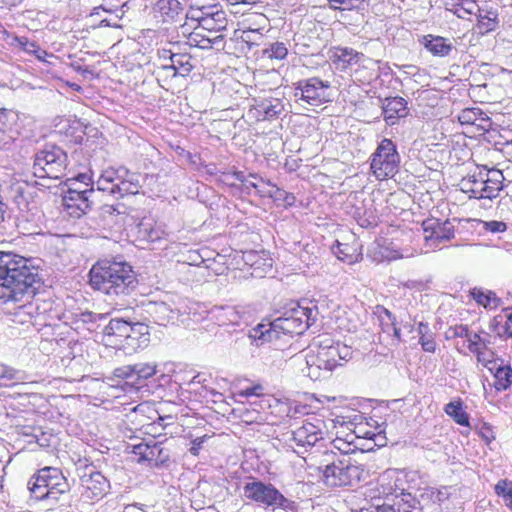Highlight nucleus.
Listing matches in <instances>:
<instances>
[{
  "instance_id": "31",
  "label": "nucleus",
  "mask_w": 512,
  "mask_h": 512,
  "mask_svg": "<svg viewBox=\"0 0 512 512\" xmlns=\"http://www.w3.org/2000/svg\"><path fill=\"white\" fill-rule=\"evenodd\" d=\"M132 322L124 319L114 318L104 328V334L108 336H117L126 339L129 331H132Z\"/></svg>"
},
{
  "instance_id": "53",
  "label": "nucleus",
  "mask_w": 512,
  "mask_h": 512,
  "mask_svg": "<svg viewBox=\"0 0 512 512\" xmlns=\"http://www.w3.org/2000/svg\"><path fill=\"white\" fill-rule=\"evenodd\" d=\"M478 172L473 173L472 175H469V178H471V183L473 184V189L480 190V193L482 192L483 185H484V166L478 167Z\"/></svg>"
},
{
  "instance_id": "25",
  "label": "nucleus",
  "mask_w": 512,
  "mask_h": 512,
  "mask_svg": "<svg viewBox=\"0 0 512 512\" xmlns=\"http://www.w3.org/2000/svg\"><path fill=\"white\" fill-rule=\"evenodd\" d=\"M306 363L308 369L307 376L313 380L325 377L322 374V371L324 373L332 371L328 370V362L325 359V354H323L318 348L314 355H307Z\"/></svg>"
},
{
  "instance_id": "12",
  "label": "nucleus",
  "mask_w": 512,
  "mask_h": 512,
  "mask_svg": "<svg viewBox=\"0 0 512 512\" xmlns=\"http://www.w3.org/2000/svg\"><path fill=\"white\" fill-rule=\"evenodd\" d=\"M110 487V481L93 468L80 476V494L86 500L99 501L109 492Z\"/></svg>"
},
{
  "instance_id": "56",
  "label": "nucleus",
  "mask_w": 512,
  "mask_h": 512,
  "mask_svg": "<svg viewBox=\"0 0 512 512\" xmlns=\"http://www.w3.org/2000/svg\"><path fill=\"white\" fill-rule=\"evenodd\" d=\"M97 190L108 192L112 196H116V189L115 186L117 183H110L109 181H106L102 176H100L96 182Z\"/></svg>"
},
{
  "instance_id": "9",
  "label": "nucleus",
  "mask_w": 512,
  "mask_h": 512,
  "mask_svg": "<svg viewBox=\"0 0 512 512\" xmlns=\"http://www.w3.org/2000/svg\"><path fill=\"white\" fill-rule=\"evenodd\" d=\"M156 373L157 364L155 362H138L115 368L110 379H122L133 388L140 389L145 385L146 380Z\"/></svg>"
},
{
  "instance_id": "50",
  "label": "nucleus",
  "mask_w": 512,
  "mask_h": 512,
  "mask_svg": "<svg viewBox=\"0 0 512 512\" xmlns=\"http://www.w3.org/2000/svg\"><path fill=\"white\" fill-rule=\"evenodd\" d=\"M203 12H201V7L196 4H191L187 13L185 14V18L191 21H196L199 26H201L202 21L205 17L202 16Z\"/></svg>"
},
{
  "instance_id": "28",
  "label": "nucleus",
  "mask_w": 512,
  "mask_h": 512,
  "mask_svg": "<svg viewBox=\"0 0 512 512\" xmlns=\"http://www.w3.org/2000/svg\"><path fill=\"white\" fill-rule=\"evenodd\" d=\"M313 346L318 347V349L325 354V359L328 362V370H333L338 365H341L337 355L336 342L332 339L326 338L324 340L315 341Z\"/></svg>"
},
{
  "instance_id": "43",
  "label": "nucleus",
  "mask_w": 512,
  "mask_h": 512,
  "mask_svg": "<svg viewBox=\"0 0 512 512\" xmlns=\"http://www.w3.org/2000/svg\"><path fill=\"white\" fill-rule=\"evenodd\" d=\"M120 214L118 206L105 204L99 209V217L101 218L103 225H111L114 223V217Z\"/></svg>"
},
{
  "instance_id": "10",
  "label": "nucleus",
  "mask_w": 512,
  "mask_h": 512,
  "mask_svg": "<svg viewBox=\"0 0 512 512\" xmlns=\"http://www.w3.org/2000/svg\"><path fill=\"white\" fill-rule=\"evenodd\" d=\"M330 82L318 77L300 80L296 83L295 94L297 100L304 101L311 106H319L329 100L327 93Z\"/></svg>"
},
{
  "instance_id": "18",
  "label": "nucleus",
  "mask_w": 512,
  "mask_h": 512,
  "mask_svg": "<svg viewBox=\"0 0 512 512\" xmlns=\"http://www.w3.org/2000/svg\"><path fill=\"white\" fill-rule=\"evenodd\" d=\"M494 376V387L497 391L508 389L512 384V368L503 359H490L483 365Z\"/></svg>"
},
{
  "instance_id": "62",
  "label": "nucleus",
  "mask_w": 512,
  "mask_h": 512,
  "mask_svg": "<svg viewBox=\"0 0 512 512\" xmlns=\"http://www.w3.org/2000/svg\"><path fill=\"white\" fill-rule=\"evenodd\" d=\"M4 40L7 42V44L14 48V49H18L20 44H21V41L23 39L24 36H18L14 33H11V32H8V31H4Z\"/></svg>"
},
{
  "instance_id": "5",
  "label": "nucleus",
  "mask_w": 512,
  "mask_h": 512,
  "mask_svg": "<svg viewBox=\"0 0 512 512\" xmlns=\"http://www.w3.org/2000/svg\"><path fill=\"white\" fill-rule=\"evenodd\" d=\"M28 488L36 500L56 502L60 495L70 490V485L60 469L47 466L29 480Z\"/></svg>"
},
{
  "instance_id": "48",
  "label": "nucleus",
  "mask_w": 512,
  "mask_h": 512,
  "mask_svg": "<svg viewBox=\"0 0 512 512\" xmlns=\"http://www.w3.org/2000/svg\"><path fill=\"white\" fill-rule=\"evenodd\" d=\"M18 49L30 55H34V53H41L38 43L25 36L23 37ZM42 54L44 53L42 52Z\"/></svg>"
},
{
  "instance_id": "26",
  "label": "nucleus",
  "mask_w": 512,
  "mask_h": 512,
  "mask_svg": "<svg viewBox=\"0 0 512 512\" xmlns=\"http://www.w3.org/2000/svg\"><path fill=\"white\" fill-rule=\"evenodd\" d=\"M477 16V28L481 34H487L495 31L498 27V13L494 9H484L479 7Z\"/></svg>"
},
{
  "instance_id": "64",
  "label": "nucleus",
  "mask_w": 512,
  "mask_h": 512,
  "mask_svg": "<svg viewBox=\"0 0 512 512\" xmlns=\"http://www.w3.org/2000/svg\"><path fill=\"white\" fill-rule=\"evenodd\" d=\"M496 333L499 337L510 338L512 337V326L506 321L503 324H497Z\"/></svg>"
},
{
  "instance_id": "3",
  "label": "nucleus",
  "mask_w": 512,
  "mask_h": 512,
  "mask_svg": "<svg viewBox=\"0 0 512 512\" xmlns=\"http://www.w3.org/2000/svg\"><path fill=\"white\" fill-rule=\"evenodd\" d=\"M91 287L111 297L130 295L138 280L130 264L116 260H99L89 272Z\"/></svg>"
},
{
  "instance_id": "34",
  "label": "nucleus",
  "mask_w": 512,
  "mask_h": 512,
  "mask_svg": "<svg viewBox=\"0 0 512 512\" xmlns=\"http://www.w3.org/2000/svg\"><path fill=\"white\" fill-rule=\"evenodd\" d=\"M226 26V13L222 9H219L218 13H215L211 17H205L200 27L210 32H218L226 29Z\"/></svg>"
},
{
  "instance_id": "29",
  "label": "nucleus",
  "mask_w": 512,
  "mask_h": 512,
  "mask_svg": "<svg viewBox=\"0 0 512 512\" xmlns=\"http://www.w3.org/2000/svg\"><path fill=\"white\" fill-rule=\"evenodd\" d=\"M354 218L358 225L365 229H373L379 223V216L372 205L370 207L358 208L355 211Z\"/></svg>"
},
{
  "instance_id": "24",
  "label": "nucleus",
  "mask_w": 512,
  "mask_h": 512,
  "mask_svg": "<svg viewBox=\"0 0 512 512\" xmlns=\"http://www.w3.org/2000/svg\"><path fill=\"white\" fill-rule=\"evenodd\" d=\"M458 120L462 125H476L482 129H486L491 124L490 118L477 107L461 110Z\"/></svg>"
},
{
  "instance_id": "39",
  "label": "nucleus",
  "mask_w": 512,
  "mask_h": 512,
  "mask_svg": "<svg viewBox=\"0 0 512 512\" xmlns=\"http://www.w3.org/2000/svg\"><path fill=\"white\" fill-rule=\"evenodd\" d=\"M141 188L140 180H126V181H118L115 186L116 196L115 197H123L125 195H135L139 192Z\"/></svg>"
},
{
  "instance_id": "42",
  "label": "nucleus",
  "mask_w": 512,
  "mask_h": 512,
  "mask_svg": "<svg viewBox=\"0 0 512 512\" xmlns=\"http://www.w3.org/2000/svg\"><path fill=\"white\" fill-rule=\"evenodd\" d=\"M23 379V372L10 366L0 363V382L7 385L9 381H20Z\"/></svg>"
},
{
  "instance_id": "13",
  "label": "nucleus",
  "mask_w": 512,
  "mask_h": 512,
  "mask_svg": "<svg viewBox=\"0 0 512 512\" xmlns=\"http://www.w3.org/2000/svg\"><path fill=\"white\" fill-rule=\"evenodd\" d=\"M425 245L431 249L438 248L442 243L450 241L455 236L453 224L446 220L427 219L422 223Z\"/></svg>"
},
{
  "instance_id": "6",
  "label": "nucleus",
  "mask_w": 512,
  "mask_h": 512,
  "mask_svg": "<svg viewBox=\"0 0 512 512\" xmlns=\"http://www.w3.org/2000/svg\"><path fill=\"white\" fill-rule=\"evenodd\" d=\"M68 155L55 144H46L35 153L33 175L37 178L61 179L66 175Z\"/></svg>"
},
{
  "instance_id": "37",
  "label": "nucleus",
  "mask_w": 512,
  "mask_h": 512,
  "mask_svg": "<svg viewBox=\"0 0 512 512\" xmlns=\"http://www.w3.org/2000/svg\"><path fill=\"white\" fill-rule=\"evenodd\" d=\"M173 307L175 310L174 314L177 319L179 316L189 317L191 315H195L199 305L189 299H179L177 303H173Z\"/></svg>"
},
{
  "instance_id": "4",
  "label": "nucleus",
  "mask_w": 512,
  "mask_h": 512,
  "mask_svg": "<svg viewBox=\"0 0 512 512\" xmlns=\"http://www.w3.org/2000/svg\"><path fill=\"white\" fill-rule=\"evenodd\" d=\"M317 469L324 485L330 488L353 487L361 481L364 472L362 466L347 455Z\"/></svg>"
},
{
  "instance_id": "58",
  "label": "nucleus",
  "mask_w": 512,
  "mask_h": 512,
  "mask_svg": "<svg viewBox=\"0 0 512 512\" xmlns=\"http://www.w3.org/2000/svg\"><path fill=\"white\" fill-rule=\"evenodd\" d=\"M336 349L338 352L337 355H338L339 362L340 361H348L349 359H351L352 354H353L351 347H349L345 344H342L340 342H336Z\"/></svg>"
},
{
  "instance_id": "15",
  "label": "nucleus",
  "mask_w": 512,
  "mask_h": 512,
  "mask_svg": "<svg viewBox=\"0 0 512 512\" xmlns=\"http://www.w3.org/2000/svg\"><path fill=\"white\" fill-rule=\"evenodd\" d=\"M151 13L157 24L173 25L182 20L184 5L180 0H156L152 4Z\"/></svg>"
},
{
  "instance_id": "32",
  "label": "nucleus",
  "mask_w": 512,
  "mask_h": 512,
  "mask_svg": "<svg viewBox=\"0 0 512 512\" xmlns=\"http://www.w3.org/2000/svg\"><path fill=\"white\" fill-rule=\"evenodd\" d=\"M444 411L449 415L457 424L461 426H469V415L463 409V403L460 399L451 401L445 405Z\"/></svg>"
},
{
  "instance_id": "59",
  "label": "nucleus",
  "mask_w": 512,
  "mask_h": 512,
  "mask_svg": "<svg viewBox=\"0 0 512 512\" xmlns=\"http://www.w3.org/2000/svg\"><path fill=\"white\" fill-rule=\"evenodd\" d=\"M484 228L491 233H500L507 229V225L505 222L493 220L484 222Z\"/></svg>"
},
{
  "instance_id": "45",
  "label": "nucleus",
  "mask_w": 512,
  "mask_h": 512,
  "mask_svg": "<svg viewBox=\"0 0 512 512\" xmlns=\"http://www.w3.org/2000/svg\"><path fill=\"white\" fill-rule=\"evenodd\" d=\"M246 262H251L250 265L254 269V272H252V275L261 277L260 274H255L257 269L260 268V266L263 264L268 269L272 268V259H261L259 256H257L253 252H249L246 256Z\"/></svg>"
},
{
  "instance_id": "14",
  "label": "nucleus",
  "mask_w": 512,
  "mask_h": 512,
  "mask_svg": "<svg viewBox=\"0 0 512 512\" xmlns=\"http://www.w3.org/2000/svg\"><path fill=\"white\" fill-rule=\"evenodd\" d=\"M324 421L314 418V422L306 420L303 425L292 432V441L297 448L308 451L320 440L324 439Z\"/></svg>"
},
{
  "instance_id": "21",
  "label": "nucleus",
  "mask_w": 512,
  "mask_h": 512,
  "mask_svg": "<svg viewBox=\"0 0 512 512\" xmlns=\"http://www.w3.org/2000/svg\"><path fill=\"white\" fill-rule=\"evenodd\" d=\"M484 185L482 189L483 197L481 199H493L498 197L503 189V173L495 168L488 169L484 166Z\"/></svg>"
},
{
  "instance_id": "7",
  "label": "nucleus",
  "mask_w": 512,
  "mask_h": 512,
  "mask_svg": "<svg viewBox=\"0 0 512 512\" xmlns=\"http://www.w3.org/2000/svg\"><path fill=\"white\" fill-rule=\"evenodd\" d=\"M243 496L265 507L287 509L291 508L294 504L293 501L287 499L274 485L255 478L244 484Z\"/></svg>"
},
{
  "instance_id": "41",
  "label": "nucleus",
  "mask_w": 512,
  "mask_h": 512,
  "mask_svg": "<svg viewBox=\"0 0 512 512\" xmlns=\"http://www.w3.org/2000/svg\"><path fill=\"white\" fill-rule=\"evenodd\" d=\"M495 493L502 497L505 505L512 510V483L507 480H500L495 485Z\"/></svg>"
},
{
  "instance_id": "17",
  "label": "nucleus",
  "mask_w": 512,
  "mask_h": 512,
  "mask_svg": "<svg viewBox=\"0 0 512 512\" xmlns=\"http://www.w3.org/2000/svg\"><path fill=\"white\" fill-rule=\"evenodd\" d=\"M95 190L93 187L85 190L69 188L63 197V201L68 208H76L83 214L92 210Z\"/></svg>"
},
{
  "instance_id": "47",
  "label": "nucleus",
  "mask_w": 512,
  "mask_h": 512,
  "mask_svg": "<svg viewBox=\"0 0 512 512\" xmlns=\"http://www.w3.org/2000/svg\"><path fill=\"white\" fill-rule=\"evenodd\" d=\"M459 185L461 191L468 194L470 198L481 199V197H483V193H480V190L473 189V184L469 176L464 177Z\"/></svg>"
},
{
  "instance_id": "20",
  "label": "nucleus",
  "mask_w": 512,
  "mask_h": 512,
  "mask_svg": "<svg viewBox=\"0 0 512 512\" xmlns=\"http://www.w3.org/2000/svg\"><path fill=\"white\" fill-rule=\"evenodd\" d=\"M419 43L434 57H447L455 50L452 40L438 35H423Z\"/></svg>"
},
{
  "instance_id": "33",
  "label": "nucleus",
  "mask_w": 512,
  "mask_h": 512,
  "mask_svg": "<svg viewBox=\"0 0 512 512\" xmlns=\"http://www.w3.org/2000/svg\"><path fill=\"white\" fill-rule=\"evenodd\" d=\"M473 299L485 308H497L501 304V299L492 291H483L481 289L474 288L471 291Z\"/></svg>"
},
{
  "instance_id": "35",
  "label": "nucleus",
  "mask_w": 512,
  "mask_h": 512,
  "mask_svg": "<svg viewBox=\"0 0 512 512\" xmlns=\"http://www.w3.org/2000/svg\"><path fill=\"white\" fill-rule=\"evenodd\" d=\"M174 312V307L166 302L155 303L153 306V313L160 325H166L170 321H174L176 319Z\"/></svg>"
},
{
  "instance_id": "1",
  "label": "nucleus",
  "mask_w": 512,
  "mask_h": 512,
  "mask_svg": "<svg viewBox=\"0 0 512 512\" xmlns=\"http://www.w3.org/2000/svg\"><path fill=\"white\" fill-rule=\"evenodd\" d=\"M39 258H26L14 252L0 251V306L33 297L40 285Z\"/></svg>"
},
{
  "instance_id": "61",
  "label": "nucleus",
  "mask_w": 512,
  "mask_h": 512,
  "mask_svg": "<svg viewBox=\"0 0 512 512\" xmlns=\"http://www.w3.org/2000/svg\"><path fill=\"white\" fill-rule=\"evenodd\" d=\"M206 259L199 251H190L187 255V263L193 266L204 264Z\"/></svg>"
},
{
  "instance_id": "36",
  "label": "nucleus",
  "mask_w": 512,
  "mask_h": 512,
  "mask_svg": "<svg viewBox=\"0 0 512 512\" xmlns=\"http://www.w3.org/2000/svg\"><path fill=\"white\" fill-rule=\"evenodd\" d=\"M261 182L266 184L269 187L274 188V202H277L278 205H283L284 207H291L295 205L296 197L293 193L287 192L284 189L278 188L275 184H273L270 180H264L260 178Z\"/></svg>"
},
{
  "instance_id": "40",
  "label": "nucleus",
  "mask_w": 512,
  "mask_h": 512,
  "mask_svg": "<svg viewBox=\"0 0 512 512\" xmlns=\"http://www.w3.org/2000/svg\"><path fill=\"white\" fill-rule=\"evenodd\" d=\"M377 308L379 310H381L387 316V318L389 320V322L384 323L383 320L381 319L382 331L385 333H388V334H390V332H393V336L396 338V340L400 341L401 340V330H400V328L396 327V325H395V321H396L395 316L388 309L384 308L383 306H377Z\"/></svg>"
},
{
  "instance_id": "55",
  "label": "nucleus",
  "mask_w": 512,
  "mask_h": 512,
  "mask_svg": "<svg viewBox=\"0 0 512 512\" xmlns=\"http://www.w3.org/2000/svg\"><path fill=\"white\" fill-rule=\"evenodd\" d=\"M419 343L425 352L433 353L436 350V342L432 333L425 336H420Z\"/></svg>"
},
{
  "instance_id": "19",
  "label": "nucleus",
  "mask_w": 512,
  "mask_h": 512,
  "mask_svg": "<svg viewBox=\"0 0 512 512\" xmlns=\"http://www.w3.org/2000/svg\"><path fill=\"white\" fill-rule=\"evenodd\" d=\"M171 57V63H162L157 67L158 76L163 72H172L171 76L186 77L193 69L192 57L186 53H175Z\"/></svg>"
},
{
  "instance_id": "30",
  "label": "nucleus",
  "mask_w": 512,
  "mask_h": 512,
  "mask_svg": "<svg viewBox=\"0 0 512 512\" xmlns=\"http://www.w3.org/2000/svg\"><path fill=\"white\" fill-rule=\"evenodd\" d=\"M132 331H129V336L126 337V344L135 348L139 347L142 344H146L149 341V332H148V326L136 322L132 323Z\"/></svg>"
},
{
  "instance_id": "44",
  "label": "nucleus",
  "mask_w": 512,
  "mask_h": 512,
  "mask_svg": "<svg viewBox=\"0 0 512 512\" xmlns=\"http://www.w3.org/2000/svg\"><path fill=\"white\" fill-rule=\"evenodd\" d=\"M350 247L347 244H342L337 242L336 248H333L334 254L342 261H345L349 264L358 261L360 255L352 254L349 252Z\"/></svg>"
},
{
  "instance_id": "49",
  "label": "nucleus",
  "mask_w": 512,
  "mask_h": 512,
  "mask_svg": "<svg viewBox=\"0 0 512 512\" xmlns=\"http://www.w3.org/2000/svg\"><path fill=\"white\" fill-rule=\"evenodd\" d=\"M445 5L447 6L448 10L453 11L457 17L462 18V19H468V17L470 15H472V14L476 15L477 11H479V8L469 9V11H467L466 9H468V8L466 6L456 5V2L454 4H452L451 8H448V3H445Z\"/></svg>"
},
{
  "instance_id": "16",
  "label": "nucleus",
  "mask_w": 512,
  "mask_h": 512,
  "mask_svg": "<svg viewBox=\"0 0 512 512\" xmlns=\"http://www.w3.org/2000/svg\"><path fill=\"white\" fill-rule=\"evenodd\" d=\"M382 114L387 125L393 126L400 118L408 115L407 101L400 96L386 97L382 100Z\"/></svg>"
},
{
  "instance_id": "27",
  "label": "nucleus",
  "mask_w": 512,
  "mask_h": 512,
  "mask_svg": "<svg viewBox=\"0 0 512 512\" xmlns=\"http://www.w3.org/2000/svg\"><path fill=\"white\" fill-rule=\"evenodd\" d=\"M15 114L7 109H0V149L13 140L11 135Z\"/></svg>"
},
{
  "instance_id": "46",
  "label": "nucleus",
  "mask_w": 512,
  "mask_h": 512,
  "mask_svg": "<svg viewBox=\"0 0 512 512\" xmlns=\"http://www.w3.org/2000/svg\"><path fill=\"white\" fill-rule=\"evenodd\" d=\"M470 331L467 325L459 324L451 326L445 332L446 339H453L457 337L465 338L469 337Z\"/></svg>"
},
{
  "instance_id": "22",
  "label": "nucleus",
  "mask_w": 512,
  "mask_h": 512,
  "mask_svg": "<svg viewBox=\"0 0 512 512\" xmlns=\"http://www.w3.org/2000/svg\"><path fill=\"white\" fill-rule=\"evenodd\" d=\"M257 119L271 121L277 119L284 111V103L279 98L263 99L255 106Z\"/></svg>"
},
{
  "instance_id": "51",
  "label": "nucleus",
  "mask_w": 512,
  "mask_h": 512,
  "mask_svg": "<svg viewBox=\"0 0 512 512\" xmlns=\"http://www.w3.org/2000/svg\"><path fill=\"white\" fill-rule=\"evenodd\" d=\"M261 38V34L258 29H245L242 31L241 40L248 45H253L256 43L257 39Z\"/></svg>"
},
{
  "instance_id": "63",
  "label": "nucleus",
  "mask_w": 512,
  "mask_h": 512,
  "mask_svg": "<svg viewBox=\"0 0 512 512\" xmlns=\"http://www.w3.org/2000/svg\"><path fill=\"white\" fill-rule=\"evenodd\" d=\"M333 10H352V0H328Z\"/></svg>"
},
{
  "instance_id": "60",
  "label": "nucleus",
  "mask_w": 512,
  "mask_h": 512,
  "mask_svg": "<svg viewBox=\"0 0 512 512\" xmlns=\"http://www.w3.org/2000/svg\"><path fill=\"white\" fill-rule=\"evenodd\" d=\"M139 179V175L135 172L130 171L125 166L118 167V181L136 180Z\"/></svg>"
},
{
  "instance_id": "54",
  "label": "nucleus",
  "mask_w": 512,
  "mask_h": 512,
  "mask_svg": "<svg viewBox=\"0 0 512 512\" xmlns=\"http://www.w3.org/2000/svg\"><path fill=\"white\" fill-rule=\"evenodd\" d=\"M80 317H81L80 319L83 323L90 324L89 330L95 329L96 328L95 323L98 320H102L105 318V316L103 314H96L93 312H84L81 314Z\"/></svg>"
},
{
  "instance_id": "38",
  "label": "nucleus",
  "mask_w": 512,
  "mask_h": 512,
  "mask_svg": "<svg viewBox=\"0 0 512 512\" xmlns=\"http://www.w3.org/2000/svg\"><path fill=\"white\" fill-rule=\"evenodd\" d=\"M287 54L288 48L286 44L278 41L269 44L268 47L263 50V56L270 59L283 60L287 57Z\"/></svg>"
},
{
  "instance_id": "23",
  "label": "nucleus",
  "mask_w": 512,
  "mask_h": 512,
  "mask_svg": "<svg viewBox=\"0 0 512 512\" xmlns=\"http://www.w3.org/2000/svg\"><path fill=\"white\" fill-rule=\"evenodd\" d=\"M330 56L333 63L340 65L342 69H346L353 64H358L364 57L363 53L357 52L349 47H334L331 49Z\"/></svg>"
},
{
  "instance_id": "11",
  "label": "nucleus",
  "mask_w": 512,
  "mask_h": 512,
  "mask_svg": "<svg viewBox=\"0 0 512 512\" xmlns=\"http://www.w3.org/2000/svg\"><path fill=\"white\" fill-rule=\"evenodd\" d=\"M131 448V452L138 456V463H147L150 467L167 466L170 460V451L155 438L132 445Z\"/></svg>"
},
{
  "instance_id": "2",
  "label": "nucleus",
  "mask_w": 512,
  "mask_h": 512,
  "mask_svg": "<svg viewBox=\"0 0 512 512\" xmlns=\"http://www.w3.org/2000/svg\"><path fill=\"white\" fill-rule=\"evenodd\" d=\"M318 308L311 301L291 303L282 316L271 322H261L249 330L248 336L256 346L265 343L278 345V342H287L294 335L303 334L312 326L318 316Z\"/></svg>"
},
{
  "instance_id": "52",
  "label": "nucleus",
  "mask_w": 512,
  "mask_h": 512,
  "mask_svg": "<svg viewBox=\"0 0 512 512\" xmlns=\"http://www.w3.org/2000/svg\"><path fill=\"white\" fill-rule=\"evenodd\" d=\"M468 349L470 352L475 353L477 355V360L484 365L488 358L485 357L486 353L482 351V344L479 341H470L468 344Z\"/></svg>"
},
{
  "instance_id": "8",
  "label": "nucleus",
  "mask_w": 512,
  "mask_h": 512,
  "mask_svg": "<svg viewBox=\"0 0 512 512\" xmlns=\"http://www.w3.org/2000/svg\"><path fill=\"white\" fill-rule=\"evenodd\" d=\"M400 156L391 139L384 138L371 155V170L377 179L392 178L399 170Z\"/></svg>"
},
{
  "instance_id": "57",
  "label": "nucleus",
  "mask_w": 512,
  "mask_h": 512,
  "mask_svg": "<svg viewBox=\"0 0 512 512\" xmlns=\"http://www.w3.org/2000/svg\"><path fill=\"white\" fill-rule=\"evenodd\" d=\"M210 438L208 435H203L201 437H196L191 441V446L189 448V452L193 456H198L200 450L203 448V444Z\"/></svg>"
}]
</instances>
